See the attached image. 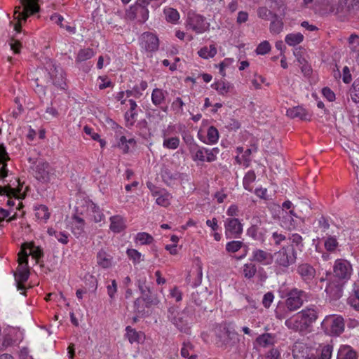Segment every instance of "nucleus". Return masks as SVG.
Wrapping results in <instances>:
<instances>
[{"mask_svg": "<svg viewBox=\"0 0 359 359\" xmlns=\"http://www.w3.org/2000/svg\"><path fill=\"white\" fill-rule=\"evenodd\" d=\"M194 310L191 306L185 307L182 311L172 306L168 309L167 318L168 320L181 332L189 334L191 325Z\"/></svg>", "mask_w": 359, "mask_h": 359, "instance_id": "f257e3e1", "label": "nucleus"}, {"mask_svg": "<svg viewBox=\"0 0 359 359\" xmlns=\"http://www.w3.org/2000/svg\"><path fill=\"white\" fill-rule=\"evenodd\" d=\"M215 343L221 348L226 349L233 346L236 343L237 333L226 324H219L215 327Z\"/></svg>", "mask_w": 359, "mask_h": 359, "instance_id": "f03ea898", "label": "nucleus"}, {"mask_svg": "<svg viewBox=\"0 0 359 359\" xmlns=\"http://www.w3.org/2000/svg\"><path fill=\"white\" fill-rule=\"evenodd\" d=\"M323 332L330 336H339L345 329L344 319L339 315H328L321 323Z\"/></svg>", "mask_w": 359, "mask_h": 359, "instance_id": "7ed1b4c3", "label": "nucleus"}, {"mask_svg": "<svg viewBox=\"0 0 359 359\" xmlns=\"http://www.w3.org/2000/svg\"><path fill=\"white\" fill-rule=\"evenodd\" d=\"M48 72L52 83L61 90H66L67 88L65 73L63 69L54 60H49L45 67Z\"/></svg>", "mask_w": 359, "mask_h": 359, "instance_id": "20e7f679", "label": "nucleus"}, {"mask_svg": "<svg viewBox=\"0 0 359 359\" xmlns=\"http://www.w3.org/2000/svg\"><path fill=\"white\" fill-rule=\"evenodd\" d=\"M276 266L282 271H286L297 260V253L292 248L283 247L273 255Z\"/></svg>", "mask_w": 359, "mask_h": 359, "instance_id": "39448f33", "label": "nucleus"}, {"mask_svg": "<svg viewBox=\"0 0 359 359\" xmlns=\"http://www.w3.org/2000/svg\"><path fill=\"white\" fill-rule=\"evenodd\" d=\"M19 266L17 272L15 273V280L18 290H23L22 294H25V287L23 283H25L29 276V270L28 267V256L29 255L25 250L19 253Z\"/></svg>", "mask_w": 359, "mask_h": 359, "instance_id": "423d86ee", "label": "nucleus"}, {"mask_svg": "<svg viewBox=\"0 0 359 359\" xmlns=\"http://www.w3.org/2000/svg\"><path fill=\"white\" fill-rule=\"evenodd\" d=\"M306 297L305 291L294 287L287 292L285 303L289 310L294 312L303 306Z\"/></svg>", "mask_w": 359, "mask_h": 359, "instance_id": "0eeeda50", "label": "nucleus"}, {"mask_svg": "<svg viewBox=\"0 0 359 359\" xmlns=\"http://www.w3.org/2000/svg\"><path fill=\"white\" fill-rule=\"evenodd\" d=\"M353 272L352 265L344 259H337L333 266V274L335 278L342 281L350 279Z\"/></svg>", "mask_w": 359, "mask_h": 359, "instance_id": "6e6552de", "label": "nucleus"}, {"mask_svg": "<svg viewBox=\"0 0 359 359\" xmlns=\"http://www.w3.org/2000/svg\"><path fill=\"white\" fill-rule=\"evenodd\" d=\"M148 5L147 0H137L136 4L132 6L128 11L129 18L144 22L149 18V11L147 8Z\"/></svg>", "mask_w": 359, "mask_h": 359, "instance_id": "1a4fd4ad", "label": "nucleus"}, {"mask_svg": "<svg viewBox=\"0 0 359 359\" xmlns=\"http://www.w3.org/2000/svg\"><path fill=\"white\" fill-rule=\"evenodd\" d=\"M285 325L294 332H299L302 334H305L311 332L313 330L303 319L299 316V312L292 317L287 318L285 321Z\"/></svg>", "mask_w": 359, "mask_h": 359, "instance_id": "9d476101", "label": "nucleus"}, {"mask_svg": "<svg viewBox=\"0 0 359 359\" xmlns=\"http://www.w3.org/2000/svg\"><path fill=\"white\" fill-rule=\"evenodd\" d=\"M23 6V11L21 12V7H15V15L18 13L16 18L20 21H26L29 15H33L39 11L38 0H20Z\"/></svg>", "mask_w": 359, "mask_h": 359, "instance_id": "9b49d317", "label": "nucleus"}, {"mask_svg": "<svg viewBox=\"0 0 359 359\" xmlns=\"http://www.w3.org/2000/svg\"><path fill=\"white\" fill-rule=\"evenodd\" d=\"M140 46L147 52H156L159 47L158 38L151 32H144L140 37Z\"/></svg>", "mask_w": 359, "mask_h": 359, "instance_id": "f8f14e48", "label": "nucleus"}, {"mask_svg": "<svg viewBox=\"0 0 359 359\" xmlns=\"http://www.w3.org/2000/svg\"><path fill=\"white\" fill-rule=\"evenodd\" d=\"M208 24L205 22V18L198 14H189L187 20V27L196 34H201L208 28Z\"/></svg>", "mask_w": 359, "mask_h": 359, "instance_id": "ddd939ff", "label": "nucleus"}, {"mask_svg": "<svg viewBox=\"0 0 359 359\" xmlns=\"http://www.w3.org/2000/svg\"><path fill=\"white\" fill-rule=\"evenodd\" d=\"M226 238H240L243 233V224L236 218H226L224 221Z\"/></svg>", "mask_w": 359, "mask_h": 359, "instance_id": "4468645a", "label": "nucleus"}, {"mask_svg": "<svg viewBox=\"0 0 359 359\" xmlns=\"http://www.w3.org/2000/svg\"><path fill=\"white\" fill-rule=\"evenodd\" d=\"M53 171V168L48 162L39 161L34 169V177L37 180L47 183L50 180Z\"/></svg>", "mask_w": 359, "mask_h": 359, "instance_id": "2eb2a0df", "label": "nucleus"}, {"mask_svg": "<svg viewBox=\"0 0 359 359\" xmlns=\"http://www.w3.org/2000/svg\"><path fill=\"white\" fill-rule=\"evenodd\" d=\"M297 273L306 283H309L316 277V271L310 264L301 263L297 266Z\"/></svg>", "mask_w": 359, "mask_h": 359, "instance_id": "dca6fc26", "label": "nucleus"}, {"mask_svg": "<svg viewBox=\"0 0 359 359\" xmlns=\"http://www.w3.org/2000/svg\"><path fill=\"white\" fill-rule=\"evenodd\" d=\"M299 316H302L306 323L313 330V325L316 322L319 316V310L316 306H310L304 308L299 312Z\"/></svg>", "mask_w": 359, "mask_h": 359, "instance_id": "f3484780", "label": "nucleus"}, {"mask_svg": "<svg viewBox=\"0 0 359 359\" xmlns=\"http://www.w3.org/2000/svg\"><path fill=\"white\" fill-rule=\"evenodd\" d=\"M250 259L251 262H257L262 265L266 266L272 264L273 257L270 252L261 249H255L252 252V256Z\"/></svg>", "mask_w": 359, "mask_h": 359, "instance_id": "a211bd4d", "label": "nucleus"}, {"mask_svg": "<svg viewBox=\"0 0 359 359\" xmlns=\"http://www.w3.org/2000/svg\"><path fill=\"white\" fill-rule=\"evenodd\" d=\"M310 348L303 342L296 341L292 346L294 359H311Z\"/></svg>", "mask_w": 359, "mask_h": 359, "instance_id": "6ab92c4d", "label": "nucleus"}, {"mask_svg": "<svg viewBox=\"0 0 359 359\" xmlns=\"http://www.w3.org/2000/svg\"><path fill=\"white\" fill-rule=\"evenodd\" d=\"M97 265L104 269H109L114 264L113 257L105 250H100L96 256Z\"/></svg>", "mask_w": 359, "mask_h": 359, "instance_id": "aec40b11", "label": "nucleus"}, {"mask_svg": "<svg viewBox=\"0 0 359 359\" xmlns=\"http://www.w3.org/2000/svg\"><path fill=\"white\" fill-rule=\"evenodd\" d=\"M287 116L292 118H299L304 121L310 120L311 118L308 111L301 106L288 109Z\"/></svg>", "mask_w": 359, "mask_h": 359, "instance_id": "412c9836", "label": "nucleus"}, {"mask_svg": "<svg viewBox=\"0 0 359 359\" xmlns=\"http://www.w3.org/2000/svg\"><path fill=\"white\" fill-rule=\"evenodd\" d=\"M339 8L351 14L359 10V0H339Z\"/></svg>", "mask_w": 359, "mask_h": 359, "instance_id": "4be33fe9", "label": "nucleus"}, {"mask_svg": "<svg viewBox=\"0 0 359 359\" xmlns=\"http://www.w3.org/2000/svg\"><path fill=\"white\" fill-rule=\"evenodd\" d=\"M325 292L333 300L339 299L343 293L342 285L336 283H330L326 287Z\"/></svg>", "mask_w": 359, "mask_h": 359, "instance_id": "5701e85b", "label": "nucleus"}, {"mask_svg": "<svg viewBox=\"0 0 359 359\" xmlns=\"http://www.w3.org/2000/svg\"><path fill=\"white\" fill-rule=\"evenodd\" d=\"M294 217H297L293 210L285 212L281 219L282 226L289 230L294 229L297 226V222Z\"/></svg>", "mask_w": 359, "mask_h": 359, "instance_id": "b1692460", "label": "nucleus"}, {"mask_svg": "<svg viewBox=\"0 0 359 359\" xmlns=\"http://www.w3.org/2000/svg\"><path fill=\"white\" fill-rule=\"evenodd\" d=\"M337 359H358V355L351 346L342 345L338 350Z\"/></svg>", "mask_w": 359, "mask_h": 359, "instance_id": "393cba45", "label": "nucleus"}, {"mask_svg": "<svg viewBox=\"0 0 359 359\" xmlns=\"http://www.w3.org/2000/svg\"><path fill=\"white\" fill-rule=\"evenodd\" d=\"M110 222L109 228L114 233H120L126 227L123 217L119 215L111 217Z\"/></svg>", "mask_w": 359, "mask_h": 359, "instance_id": "a878e982", "label": "nucleus"}, {"mask_svg": "<svg viewBox=\"0 0 359 359\" xmlns=\"http://www.w3.org/2000/svg\"><path fill=\"white\" fill-rule=\"evenodd\" d=\"M289 241L290 245L286 248H292L296 253L297 250L300 252L303 250L304 243L302 236L298 233H292L289 237Z\"/></svg>", "mask_w": 359, "mask_h": 359, "instance_id": "bb28decb", "label": "nucleus"}, {"mask_svg": "<svg viewBox=\"0 0 359 359\" xmlns=\"http://www.w3.org/2000/svg\"><path fill=\"white\" fill-rule=\"evenodd\" d=\"M284 27L283 19L279 18L277 14H273V18L270 24V32L273 34H278L280 33Z\"/></svg>", "mask_w": 359, "mask_h": 359, "instance_id": "cd10ccee", "label": "nucleus"}, {"mask_svg": "<svg viewBox=\"0 0 359 359\" xmlns=\"http://www.w3.org/2000/svg\"><path fill=\"white\" fill-rule=\"evenodd\" d=\"M275 316L278 320H283L289 318L288 316L291 311L287 309L286 304L279 302L275 309Z\"/></svg>", "mask_w": 359, "mask_h": 359, "instance_id": "c85d7f7f", "label": "nucleus"}, {"mask_svg": "<svg viewBox=\"0 0 359 359\" xmlns=\"http://www.w3.org/2000/svg\"><path fill=\"white\" fill-rule=\"evenodd\" d=\"M320 357L311 354V359H331L333 351V346L331 344H325L320 347Z\"/></svg>", "mask_w": 359, "mask_h": 359, "instance_id": "c756f323", "label": "nucleus"}, {"mask_svg": "<svg viewBox=\"0 0 359 359\" xmlns=\"http://www.w3.org/2000/svg\"><path fill=\"white\" fill-rule=\"evenodd\" d=\"M167 93L160 88H154L151 93L152 103L156 106H160L165 100V94Z\"/></svg>", "mask_w": 359, "mask_h": 359, "instance_id": "7c9ffc66", "label": "nucleus"}, {"mask_svg": "<svg viewBox=\"0 0 359 359\" xmlns=\"http://www.w3.org/2000/svg\"><path fill=\"white\" fill-rule=\"evenodd\" d=\"M217 53V50L214 44L210 45L209 47L204 46L198 51V55L203 59L212 58Z\"/></svg>", "mask_w": 359, "mask_h": 359, "instance_id": "2f4dec72", "label": "nucleus"}, {"mask_svg": "<svg viewBox=\"0 0 359 359\" xmlns=\"http://www.w3.org/2000/svg\"><path fill=\"white\" fill-rule=\"evenodd\" d=\"M204 150H206V148L198 146V144H194V148H191L190 151L192 154V158L194 161H200L202 162L205 161V153Z\"/></svg>", "mask_w": 359, "mask_h": 359, "instance_id": "473e14b6", "label": "nucleus"}, {"mask_svg": "<svg viewBox=\"0 0 359 359\" xmlns=\"http://www.w3.org/2000/svg\"><path fill=\"white\" fill-rule=\"evenodd\" d=\"M338 246L339 243L336 236L330 235L325 238L324 247L327 252H334Z\"/></svg>", "mask_w": 359, "mask_h": 359, "instance_id": "72a5a7b5", "label": "nucleus"}, {"mask_svg": "<svg viewBox=\"0 0 359 359\" xmlns=\"http://www.w3.org/2000/svg\"><path fill=\"white\" fill-rule=\"evenodd\" d=\"M126 337L128 339V341L133 344L135 342L139 343L142 337V332H137L135 329L132 328L130 326H127L126 328Z\"/></svg>", "mask_w": 359, "mask_h": 359, "instance_id": "f704fd0d", "label": "nucleus"}, {"mask_svg": "<svg viewBox=\"0 0 359 359\" xmlns=\"http://www.w3.org/2000/svg\"><path fill=\"white\" fill-rule=\"evenodd\" d=\"M304 40V36L302 34L297 33H291L286 35L285 41V42L291 46H294L297 44L302 43Z\"/></svg>", "mask_w": 359, "mask_h": 359, "instance_id": "c9c22d12", "label": "nucleus"}, {"mask_svg": "<svg viewBox=\"0 0 359 359\" xmlns=\"http://www.w3.org/2000/svg\"><path fill=\"white\" fill-rule=\"evenodd\" d=\"M257 271V266L253 262L246 263L243 266V274L247 279L252 278Z\"/></svg>", "mask_w": 359, "mask_h": 359, "instance_id": "e433bc0d", "label": "nucleus"}, {"mask_svg": "<svg viewBox=\"0 0 359 359\" xmlns=\"http://www.w3.org/2000/svg\"><path fill=\"white\" fill-rule=\"evenodd\" d=\"M26 245H28V248L30 249L31 250V252L30 254L32 255V256L36 259H39L40 258H41L43 256V250L39 247V246H35L33 243H30V244H27V243H25L22 245V251L25 250V246Z\"/></svg>", "mask_w": 359, "mask_h": 359, "instance_id": "4c0bfd02", "label": "nucleus"}, {"mask_svg": "<svg viewBox=\"0 0 359 359\" xmlns=\"http://www.w3.org/2000/svg\"><path fill=\"white\" fill-rule=\"evenodd\" d=\"M94 54V51L92 48L81 49L77 54L76 61L77 62H84L93 57Z\"/></svg>", "mask_w": 359, "mask_h": 359, "instance_id": "58836bf2", "label": "nucleus"}, {"mask_svg": "<svg viewBox=\"0 0 359 359\" xmlns=\"http://www.w3.org/2000/svg\"><path fill=\"white\" fill-rule=\"evenodd\" d=\"M212 88L216 90L219 94L224 95L228 93L231 88V85L224 81H219L212 84Z\"/></svg>", "mask_w": 359, "mask_h": 359, "instance_id": "ea45409f", "label": "nucleus"}, {"mask_svg": "<svg viewBox=\"0 0 359 359\" xmlns=\"http://www.w3.org/2000/svg\"><path fill=\"white\" fill-rule=\"evenodd\" d=\"M256 175L254 171L250 170L248 171L244 176L243 180V185L245 189L251 191L252 190V187H251V184L255 180Z\"/></svg>", "mask_w": 359, "mask_h": 359, "instance_id": "a19ab883", "label": "nucleus"}, {"mask_svg": "<svg viewBox=\"0 0 359 359\" xmlns=\"http://www.w3.org/2000/svg\"><path fill=\"white\" fill-rule=\"evenodd\" d=\"M257 344L263 347L271 345L274 342V337L271 334L265 333L259 336L256 339Z\"/></svg>", "mask_w": 359, "mask_h": 359, "instance_id": "79ce46f5", "label": "nucleus"}, {"mask_svg": "<svg viewBox=\"0 0 359 359\" xmlns=\"http://www.w3.org/2000/svg\"><path fill=\"white\" fill-rule=\"evenodd\" d=\"M156 197V203L158 205L163 207H166L170 205V194L164 189H161L158 195Z\"/></svg>", "mask_w": 359, "mask_h": 359, "instance_id": "37998d69", "label": "nucleus"}, {"mask_svg": "<svg viewBox=\"0 0 359 359\" xmlns=\"http://www.w3.org/2000/svg\"><path fill=\"white\" fill-rule=\"evenodd\" d=\"M180 138L178 137H164L163 146L168 149H176L180 145Z\"/></svg>", "mask_w": 359, "mask_h": 359, "instance_id": "c03bdc74", "label": "nucleus"}, {"mask_svg": "<svg viewBox=\"0 0 359 359\" xmlns=\"http://www.w3.org/2000/svg\"><path fill=\"white\" fill-rule=\"evenodd\" d=\"M165 19L168 22L175 23L180 18V14L177 10L172 8H168L164 10Z\"/></svg>", "mask_w": 359, "mask_h": 359, "instance_id": "a18cd8bd", "label": "nucleus"}, {"mask_svg": "<svg viewBox=\"0 0 359 359\" xmlns=\"http://www.w3.org/2000/svg\"><path fill=\"white\" fill-rule=\"evenodd\" d=\"M154 241V238L148 233L140 232L135 236V242L141 245H149Z\"/></svg>", "mask_w": 359, "mask_h": 359, "instance_id": "49530a36", "label": "nucleus"}, {"mask_svg": "<svg viewBox=\"0 0 359 359\" xmlns=\"http://www.w3.org/2000/svg\"><path fill=\"white\" fill-rule=\"evenodd\" d=\"M90 208L93 213L92 217L95 222H100L104 219V215L99 206L92 203Z\"/></svg>", "mask_w": 359, "mask_h": 359, "instance_id": "de8ad7c7", "label": "nucleus"}, {"mask_svg": "<svg viewBox=\"0 0 359 359\" xmlns=\"http://www.w3.org/2000/svg\"><path fill=\"white\" fill-rule=\"evenodd\" d=\"M193 346L189 342H184L183 346L181 348V355L187 359H196L197 355L195 354L190 355V351H192Z\"/></svg>", "mask_w": 359, "mask_h": 359, "instance_id": "09e8293b", "label": "nucleus"}, {"mask_svg": "<svg viewBox=\"0 0 359 359\" xmlns=\"http://www.w3.org/2000/svg\"><path fill=\"white\" fill-rule=\"evenodd\" d=\"M350 95L354 102L359 103V77L353 83L350 89Z\"/></svg>", "mask_w": 359, "mask_h": 359, "instance_id": "8fccbe9b", "label": "nucleus"}, {"mask_svg": "<svg viewBox=\"0 0 359 359\" xmlns=\"http://www.w3.org/2000/svg\"><path fill=\"white\" fill-rule=\"evenodd\" d=\"M36 217L38 219L47 220L50 217V213L48 212V208L44 205H40L38 207H36Z\"/></svg>", "mask_w": 359, "mask_h": 359, "instance_id": "3c124183", "label": "nucleus"}, {"mask_svg": "<svg viewBox=\"0 0 359 359\" xmlns=\"http://www.w3.org/2000/svg\"><path fill=\"white\" fill-rule=\"evenodd\" d=\"M207 138L208 144H215L218 141L219 132L217 129L214 126H210L207 132Z\"/></svg>", "mask_w": 359, "mask_h": 359, "instance_id": "603ef678", "label": "nucleus"}, {"mask_svg": "<svg viewBox=\"0 0 359 359\" xmlns=\"http://www.w3.org/2000/svg\"><path fill=\"white\" fill-rule=\"evenodd\" d=\"M20 190L12 188L10 185L1 187L0 186V195H6L9 198L17 197Z\"/></svg>", "mask_w": 359, "mask_h": 359, "instance_id": "864d4df0", "label": "nucleus"}, {"mask_svg": "<svg viewBox=\"0 0 359 359\" xmlns=\"http://www.w3.org/2000/svg\"><path fill=\"white\" fill-rule=\"evenodd\" d=\"M126 254L130 259H131L134 264H139L141 262L142 255L135 249H128Z\"/></svg>", "mask_w": 359, "mask_h": 359, "instance_id": "5fc2aeb1", "label": "nucleus"}, {"mask_svg": "<svg viewBox=\"0 0 359 359\" xmlns=\"http://www.w3.org/2000/svg\"><path fill=\"white\" fill-rule=\"evenodd\" d=\"M243 243L239 241H233L228 242L226 245V250L229 252H236L243 246Z\"/></svg>", "mask_w": 359, "mask_h": 359, "instance_id": "6e6d98bb", "label": "nucleus"}, {"mask_svg": "<svg viewBox=\"0 0 359 359\" xmlns=\"http://www.w3.org/2000/svg\"><path fill=\"white\" fill-rule=\"evenodd\" d=\"M273 13H272L269 9L266 7H259L257 9V15L259 18L265 20H269L271 18H273Z\"/></svg>", "mask_w": 359, "mask_h": 359, "instance_id": "4d7b16f0", "label": "nucleus"}, {"mask_svg": "<svg viewBox=\"0 0 359 359\" xmlns=\"http://www.w3.org/2000/svg\"><path fill=\"white\" fill-rule=\"evenodd\" d=\"M270 50L271 45L269 42L264 41L257 46L255 51L257 55H265L269 53Z\"/></svg>", "mask_w": 359, "mask_h": 359, "instance_id": "13d9d810", "label": "nucleus"}, {"mask_svg": "<svg viewBox=\"0 0 359 359\" xmlns=\"http://www.w3.org/2000/svg\"><path fill=\"white\" fill-rule=\"evenodd\" d=\"M137 111H133L128 110L125 114V118L127 123V126H133L137 119Z\"/></svg>", "mask_w": 359, "mask_h": 359, "instance_id": "bf43d9fd", "label": "nucleus"}, {"mask_svg": "<svg viewBox=\"0 0 359 359\" xmlns=\"http://www.w3.org/2000/svg\"><path fill=\"white\" fill-rule=\"evenodd\" d=\"M137 128L140 130V134L144 137L150 135L148 123L145 119L140 121L137 123Z\"/></svg>", "mask_w": 359, "mask_h": 359, "instance_id": "052dcab7", "label": "nucleus"}, {"mask_svg": "<svg viewBox=\"0 0 359 359\" xmlns=\"http://www.w3.org/2000/svg\"><path fill=\"white\" fill-rule=\"evenodd\" d=\"M139 289L141 292V294H142V299L144 301L147 302V304H149L151 302L150 299L149 298V294L150 293V289L149 287L143 285L142 284H139L138 285ZM148 307V305H147Z\"/></svg>", "mask_w": 359, "mask_h": 359, "instance_id": "680f3d73", "label": "nucleus"}, {"mask_svg": "<svg viewBox=\"0 0 359 359\" xmlns=\"http://www.w3.org/2000/svg\"><path fill=\"white\" fill-rule=\"evenodd\" d=\"M107 294L110 299H113L114 298L115 294L117 292V283L116 280H112L111 281V284H109L107 286Z\"/></svg>", "mask_w": 359, "mask_h": 359, "instance_id": "e2e57ef3", "label": "nucleus"}, {"mask_svg": "<svg viewBox=\"0 0 359 359\" xmlns=\"http://www.w3.org/2000/svg\"><path fill=\"white\" fill-rule=\"evenodd\" d=\"M274 299V294L271 292H266L262 299V304L265 308H269Z\"/></svg>", "mask_w": 359, "mask_h": 359, "instance_id": "0e129e2a", "label": "nucleus"}, {"mask_svg": "<svg viewBox=\"0 0 359 359\" xmlns=\"http://www.w3.org/2000/svg\"><path fill=\"white\" fill-rule=\"evenodd\" d=\"M117 146L120 148L123 153H128L129 151V146L128 144V140L125 136H121L118 142Z\"/></svg>", "mask_w": 359, "mask_h": 359, "instance_id": "69168bd1", "label": "nucleus"}, {"mask_svg": "<svg viewBox=\"0 0 359 359\" xmlns=\"http://www.w3.org/2000/svg\"><path fill=\"white\" fill-rule=\"evenodd\" d=\"M11 49L16 54L20 53L22 44L19 40L12 38L9 42Z\"/></svg>", "mask_w": 359, "mask_h": 359, "instance_id": "338daca9", "label": "nucleus"}, {"mask_svg": "<svg viewBox=\"0 0 359 359\" xmlns=\"http://www.w3.org/2000/svg\"><path fill=\"white\" fill-rule=\"evenodd\" d=\"M293 53L299 65H304L306 62L305 58L302 55L303 48L302 47L296 48L294 50Z\"/></svg>", "mask_w": 359, "mask_h": 359, "instance_id": "774afa93", "label": "nucleus"}]
</instances>
